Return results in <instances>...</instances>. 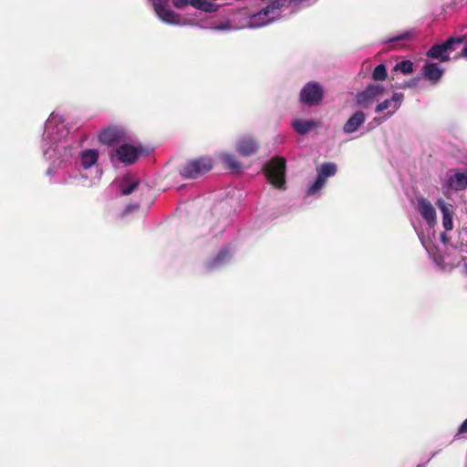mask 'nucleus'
Segmentation results:
<instances>
[{"mask_svg": "<svg viewBox=\"0 0 467 467\" xmlns=\"http://www.w3.org/2000/svg\"><path fill=\"white\" fill-rule=\"evenodd\" d=\"M61 115L52 112L45 124L42 149L44 157L47 160L62 159L65 161L71 156L72 148L66 145L68 130Z\"/></svg>", "mask_w": 467, "mask_h": 467, "instance_id": "obj_1", "label": "nucleus"}, {"mask_svg": "<svg viewBox=\"0 0 467 467\" xmlns=\"http://www.w3.org/2000/svg\"><path fill=\"white\" fill-rule=\"evenodd\" d=\"M291 2L292 0H274L265 8L254 15L244 16L242 13H237L233 18L213 26L212 28L219 31H231L265 26L277 19L280 16L281 8L289 5Z\"/></svg>", "mask_w": 467, "mask_h": 467, "instance_id": "obj_2", "label": "nucleus"}, {"mask_svg": "<svg viewBox=\"0 0 467 467\" xmlns=\"http://www.w3.org/2000/svg\"><path fill=\"white\" fill-rule=\"evenodd\" d=\"M417 210L419 211V213L421 214L422 218L426 221L428 224V234L424 235L422 231L413 221H411L412 226L427 253L429 254H434L432 238H435L433 227L437 223L435 208L433 207L430 201L420 197L418 198L417 200Z\"/></svg>", "mask_w": 467, "mask_h": 467, "instance_id": "obj_3", "label": "nucleus"}, {"mask_svg": "<svg viewBox=\"0 0 467 467\" xmlns=\"http://www.w3.org/2000/svg\"><path fill=\"white\" fill-rule=\"evenodd\" d=\"M143 153L144 149L140 144H132L126 140L110 154V159L112 161L117 159L126 165H130L136 162L139 157Z\"/></svg>", "mask_w": 467, "mask_h": 467, "instance_id": "obj_4", "label": "nucleus"}, {"mask_svg": "<svg viewBox=\"0 0 467 467\" xmlns=\"http://www.w3.org/2000/svg\"><path fill=\"white\" fill-rule=\"evenodd\" d=\"M265 176L271 184L276 188H283L285 180V160L282 157L273 158L265 167Z\"/></svg>", "mask_w": 467, "mask_h": 467, "instance_id": "obj_5", "label": "nucleus"}, {"mask_svg": "<svg viewBox=\"0 0 467 467\" xmlns=\"http://www.w3.org/2000/svg\"><path fill=\"white\" fill-rule=\"evenodd\" d=\"M213 165V161L209 157L192 160L184 165L181 174L185 178L195 179L211 171Z\"/></svg>", "mask_w": 467, "mask_h": 467, "instance_id": "obj_6", "label": "nucleus"}, {"mask_svg": "<svg viewBox=\"0 0 467 467\" xmlns=\"http://www.w3.org/2000/svg\"><path fill=\"white\" fill-rule=\"evenodd\" d=\"M441 188L445 193L450 191L459 192L467 188V171L462 172L451 170L441 181Z\"/></svg>", "mask_w": 467, "mask_h": 467, "instance_id": "obj_7", "label": "nucleus"}, {"mask_svg": "<svg viewBox=\"0 0 467 467\" xmlns=\"http://www.w3.org/2000/svg\"><path fill=\"white\" fill-rule=\"evenodd\" d=\"M384 93V87L380 84H370L358 92L356 96V101L358 106L368 109L370 105L378 101Z\"/></svg>", "mask_w": 467, "mask_h": 467, "instance_id": "obj_8", "label": "nucleus"}, {"mask_svg": "<svg viewBox=\"0 0 467 467\" xmlns=\"http://www.w3.org/2000/svg\"><path fill=\"white\" fill-rule=\"evenodd\" d=\"M99 138L103 144L109 146L122 144L124 141L130 140L125 129L120 126H109L102 130Z\"/></svg>", "mask_w": 467, "mask_h": 467, "instance_id": "obj_9", "label": "nucleus"}, {"mask_svg": "<svg viewBox=\"0 0 467 467\" xmlns=\"http://www.w3.org/2000/svg\"><path fill=\"white\" fill-rule=\"evenodd\" d=\"M462 42V37H451L441 44L431 47L427 52V57L442 62L448 61L450 59L449 54L454 50V45Z\"/></svg>", "mask_w": 467, "mask_h": 467, "instance_id": "obj_10", "label": "nucleus"}, {"mask_svg": "<svg viewBox=\"0 0 467 467\" xmlns=\"http://www.w3.org/2000/svg\"><path fill=\"white\" fill-rule=\"evenodd\" d=\"M337 172V165L332 162H326L317 168V177L316 181L308 187L307 195H314L320 191L326 184L327 178L333 176Z\"/></svg>", "mask_w": 467, "mask_h": 467, "instance_id": "obj_11", "label": "nucleus"}, {"mask_svg": "<svg viewBox=\"0 0 467 467\" xmlns=\"http://www.w3.org/2000/svg\"><path fill=\"white\" fill-rule=\"evenodd\" d=\"M324 96L322 87L317 82H308L300 92V99L303 103L314 106L320 103Z\"/></svg>", "mask_w": 467, "mask_h": 467, "instance_id": "obj_12", "label": "nucleus"}, {"mask_svg": "<svg viewBox=\"0 0 467 467\" xmlns=\"http://www.w3.org/2000/svg\"><path fill=\"white\" fill-rule=\"evenodd\" d=\"M99 159V151L95 149L82 150L79 154V160L77 162L78 171L82 178L88 179L87 171L96 166Z\"/></svg>", "mask_w": 467, "mask_h": 467, "instance_id": "obj_13", "label": "nucleus"}, {"mask_svg": "<svg viewBox=\"0 0 467 467\" xmlns=\"http://www.w3.org/2000/svg\"><path fill=\"white\" fill-rule=\"evenodd\" d=\"M404 96L402 93H394L390 99H385L376 106V113L383 112L388 110L384 115L387 118H390L401 106Z\"/></svg>", "mask_w": 467, "mask_h": 467, "instance_id": "obj_14", "label": "nucleus"}, {"mask_svg": "<svg viewBox=\"0 0 467 467\" xmlns=\"http://www.w3.org/2000/svg\"><path fill=\"white\" fill-rule=\"evenodd\" d=\"M172 3L177 8H182L187 5H191L193 7L207 13L215 12L220 6L213 0H173Z\"/></svg>", "mask_w": 467, "mask_h": 467, "instance_id": "obj_15", "label": "nucleus"}, {"mask_svg": "<svg viewBox=\"0 0 467 467\" xmlns=\"http://www.w3.org/2000/svg\"><path fill=\"white\" fill-rule=\"evenodd\" d=\"M139 185V181L130 174H126L122 178L114 181L113 187L119 190L121 195H129L134 192Z\"/></svg>", "mask_w": 467, "mask_h": 467, "instance_id": "obj_16", "label": "nucleus"}, {"mask_svg": "<svg viewBox=\"0 0 467 467\" xmlns=\"http://www.w3.org/2000/svg\"><path fill=\"white\" fill-rule=\"evenodd\" d=\"M365 120V113L361 110H358L347 120L343 126V131L347 134L353 133L364 124Z\"/></svg>", "mask_w": 467, "mask_h": 467, "instance_id": "obj_17", "label": "nucleus"}, {"mask_svg": "<svg viewBox=\"0 0 467 467\" xmlns=\"http://www.w3.org/2000/svg\"><path fill=\"white\" fill-rule=\"evenodd\" d=\"M436 205L442 213V224L445 230L449 231L452 229V206L447 203L444 200L439 199L436 202Z\"/></svg>", "mask_w": 467, "mask_h": 467, "instance_id": "obj_18", "label": "nucleus"}, {"mask_svg": "<svg viewBox=\"0 0 467 467\" xmlns=\"http://www.w3.org/2000/svg\"><path fill=\"white\" fill-rule=\"evenodd\" d=\"M422 72L427 79L432 83H437L441 78L444 69L436 63H426Z\"/></svg>", "mask_w": 467, "mask_h": 467, "instance_id": "obj_19", "label": "nucleus"}, {"mask_svg": "<svg viewBox=\"0 0 467 467\" xmlns=\"http://www.w3.org/2000/svg\"><path fill=\"white\" fill-rule=\"evenodd\" d=\"M319 121L314 119H296L293 120L292 127L293 129L301 135L306 134L310 130L319 127Z\"/></svg>", "mask_w": 467, "mask_h": 467, "instance_id": "obj_20", "label": "nucleus"}, {"mask_svg": "<svg viewBox=\"0 0 467 467\" xmlns=\"http://www.w3.org/2000/svg\"><path fill=\"white\" fill-rule=\"evenodd\" d=\"M237 150L241 155L249 156L257 150V144L252 138L245 137L239 140Z\"/></svg>", "mask_w": 467, "mask_h": 467, "instance_id": "obj_21", "label": "nucleus"}, {"mask_svg": "<svg viewBox=\"0 0 467 467\" xmlns=\"http://www.w3.org/2000/svg\"><path fill=\"white\" fill-rule=\"evenodd\" d=\"M411 32H404L402 34L396 35L389 39L384 41L386 44H392L395 48H401L406 46V43L411 38Z\"/></svg>", "mask_w": 467, "mask_h": 467, "instance_id": "obj_22", "label": "nucleus"}, {"mask_svg": "<svg viewBox=\"0 0 467 467\" xmlns=\"http://www.w3.org/2000/svg\"><path fill=\"white\" fill-rule=\"evenodd\" d=\"M222 160L233 171H239L241 164L233 154L224 153L222 155Z\"/></svg>", "mask_w": 467, "mask_h": 467, "instance_id": "obj_23", "label": "nucleus"}, {"mask_svg": "<svg viewBox=\"0 0 467 467\" xmlns=\"http://www.w3.org/2000/svg\"><path fill=\"white\" fill-rule=\"evenodd\" d=\"M230 256L228 248L223 249L219 254L208 265L209 268L217 267L226 262V258Z\"/></svg>", "mask_w": 467, "mask_h": 467, "instance_id": "obj_24", "label": "nucleus"}, {"mask_svg": "<svg viewBox=\"0 0 467 467\" xmlns=\"http://www.w3.org/2000/svg\"><path fill=\"white\" fill-rule=\"evenodd\" d=\"M395 70H399L404 75H408L413 70V64L410 60H403L400 63H397L394 67Z\"/></svg>", "mask_w": 467, "mask_h": 467, "instance_id": "obj_25", "label": "nucleus"}, {"mask_svg": "<svg viewBox=\"0 0 467 467\" xmlns=\"http://www.w3.org/2000/svg\"><path fill=\"white\" fill-rule=\"evenodd\" d=\"M387 77V69L383 64L378 65L372 73V78L374 80H384Z\"/></svg>", "mask_w": 467, "mask_h": 467, "instance_id": "obj_26", "label": "nucleus"}, {"mask_svg": "<svg viewBox=\"0 0 467 467\" xmlns=\"http://www.w3.org/2000/svg\"><path fill=\"white\" fill-rule=\"evenodd\" d=\"M389 118H387L385 115H383L382 117H378V118H374L368 125V130H372L374 129L375 127L380 125L382 122H384L385 120H387Z\"/></svg>", "mask_w": 467, "mask_h": 467, "instance_id": "obj_27", "label": "nucleus"}, {"mask_svg": "<svg viewBox=\"0 0 467 467\" xmlns=\"http://www.w3.org/2000/svg\"><path fill=\"white\" fill-rule=\"evenodd\" d=\"M466 433H467V419L461 424L456 435L460 437Z\"/></svg>", "mask_w": 467, "mask_h": 467, "instance_id": "obj_28", "label": "nucleus"}, {"mask_svg": "<svg viewBox=\"0 0 467 467\" xmlns=\"http://www.w3.org/2000/svg\"><path fill=\"white\" fill-rule=\"evenodd\" d=\"M138 209H139V204H138V203L130 204V205H128V206L125 208V210H124V212L122 213V214H121V215H122V216H124V215H126V214H128V213H132V212H134V211H137Z\"/></svg>", "mask_w": 467, "mask_h": 467, "instance_id": "obj_29", "label": "nucleus"}, {"mask_svg": "<svg viewBox=\"0 0 467 467\" xmlns=\"http://www.w3.org/2000/svg\"><path fill=\"white\" fill-rule=\"evenodd\" d=\"M462 251L466 253V254L462 256V261L463 269L467 273V249L464 250L463 247H462Z\"/></svg>", "mask_w": 467, "mask_h": 467, "instance_id": "obj_30", "label": "nucleus"}, {"mask_svg": "<svg viewBox=\"0 0 467 467\" xmlns=\"http://www.w3.org/2000/svg\"><path fill=\"white\" fill-rule=\"evenodd\" d=\"M462 56L467 58V44L465 45L462 51Z\"/></svg>", "mask_w": 467, "mask_h": 467, "instance_id": "obj_31", "label": "nucleus"}, {"mask_svg": "<svg viewBox=\"0 0 467 467\" xmlns=\"http://www.w3.org/2000/svg\"><path fill=\"white\" fill-rule=\"evenodd\" d=\"M101 175V172L99 170V168L96 166V177L99 178Z\"/></svg>", "mask_w": 467, "mask_h": 467, "instance_id": "obj_32", "label": "nucleus"}, {"mask_svg": "<svg viewBox=\"0 0 467 467\" xmlns=\"http://www.w3.org/2000/svg\"><path fill=\"white\" fill-rule=\"evenodd\" d=\"M441 241L445 244L446 243V235L445 234H441Z\"/></svg>", "mask_w": 467, "mask_h": 467, "instance_id": "obj_33", "label": "nucleus"}, {"mask_svg": "<svg viewBox=\"0 0 467 467\" xmlns=\"http://www.w3.org/2000/svg\"><path fill=\"white\" fill-rule=\"evenodd\" d=\"M53 169H54V167H51V168H49V169L47 170V174H48V175H51V173L53 172Z\"/></svg>", "mask_w": 467, "mask_h": 467, "instance_id": "obj_34", "label": "nucleus"}, {"mask_svg": "<svg viewBox=\"0 0 467 467\" xmlns=\"http://www.w3.org/2000/svg\"><path fill=\"white\" fill-rule=\"evenodd\" d=\"M418 467H421L420 465H419Z\"/></svg>", "mask_w": 467, "mask_h": 467, "instance_id": "obj_35", "label": "nucleus"}]
</instances>
